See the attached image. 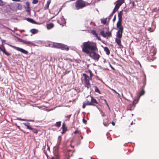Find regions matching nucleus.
Here are the masks:
<instances>
[{
  "label": "nucleus",
  "mask_w": 159,
  "mask_h": 159,
  "mask_svg": "<svg viewBox=\"0 0 159 159\" xmlns=\"http://www.w3.org/2000/svg\"><path fill=\"white\" fill-rule=\"evenodd\" d=\"M83 122L85 124H86L87 120H85L84 119H83Z\"/></svg>",
  "instance_id": "41"
},
{
  "label": "nucleus",
  "mask_w": 159,
  "mask_h": 159,
  "mask_svg": "<svg viewBox=\"0 0 159 159\" xmlns=\"http://www.w3.org/2000/svg\"><path fill=\"white\" fill-rule=\"evenodd\" d=\"M106 37H110L111 36V32L107 31L106 32Z\"/></svg>",
  "instance_id": "29"
},
{
  "label": "nucleus",
  "mask_w": 159,
  "mask_h": 159,
  "mask_svg": "<svg viewBox=\"0 0 159 159\" xmlns=\"http://www.w3.org/2000/svg\"><path fill=\"white\" fill-rule=\"evenodd\" d=\"M87 98H89V100H90L91 105L95 106V104H98L97 101L93 97L91 96H89L87 97Z\"/></svg>",
  "instance_id": "5"
},
{
  "label": "nucleus",
  "mask_w": 159,
  "mask_h": 159,
  "mask_svg": "<svg viewBox=\"0 0 159 159\" xmlns=\"http://www.w3.org/2000/svg\"><path fill=\"white\" fill-rule=\"evenodd\" d=\"M87 99H86L85 101L83 103L82 108L84 109L85 108L86 106L88 105H91V102L89 100V98H87Z\"/></svg>",
  "instance_id": "8"
},
{
  "label": "nucleus",
  "mask_w": 159,
  "mask_h": 159,
  "mask_svg": "<svg viewBox=\"0 0 159 159\" xmlns=\"http://www.w3.org/2000/svg\"><path fill=\"white\" fill-rule=\"evenodd\" d=\"M38 2V0H33L32 3L34 4H37Z\"/></svg>",
  "instance_id": "36"
},
{
  "label": "nucleus",
  "mask_w": 159,
  "mask_h": 159,
  "mask_svg": "<svg viewBox=\"0 0 159 159\" xmlns=\"http://www.w3.org/2000/svg\"><path fill=\"white\" fill-rule=\"evenodd\" d=\"M111 124H112V125H113V126H114V125H115V123L114 122H113V121H112V122Z\"/></svg>",
  "instance_id": "48"
},
{
  "label": "nucleus",
  "mask_w": 159,
  "mask_h": 159,
  "mask_svg": "<svg viewBox=\"0 0 159 159\" xmlns=\"http://www.w3.org/2000/svg\"><path fill=\"white\" fill-rule=\"evenodd\" d=\"M60 49L68 51L69 50V48L67 45L61 43Z\"/></svg>",
  "instance_id": "11"
},
{
  "label": "nucleus",
  "mask_w": 159,
  "mask_h": 159,
  "mask_svg": "<svg viewBox=\"0 0 159 159\" xmlns=\"http://www.w3.org/2000/svg\"><path fill=\"white\" fill-rule=\"evenodd\" d=\"M104 51L106 52L107 55H109L110 54V51L108 48L107 47H103Z\"/></svg>",
  "instance_id": "19"
},
{
  "label": "nucleus",
  "mask_w": 159,
  "mask_h": 159,
  "mask_svg": "<svg viewBox=\"0 0 159 159\" xmlns=\"http://www.w3.org/2000/svg\"><path fill=\"white\" fill-rule=\"evenodd\" d=\"M132 6L134 7L135 5L134 2H133L132 3Z\"/></svg>",
  "instance_id": "45"
},
{
  "label": "nucleus",
  "mask_w": 159,
  "mask_h": 159,
  "mask_svg": "<svg viewBox=\"0 0 159 159\" xmlns=\"http://www.w3.org/2000/svg\"><path fill=\"white\" fill-rule=\"evenodd\" d=\"M30 31L31 33L33 34H35L37 33L39 30L35 29H33L30 30Z\"/></svg>",
  "instance_id": "20"
},
{
  "label": "nucleus",
  "mask_w": 159,
  "mask_h": 159,
  "mask_svg": "<svg viewBox=\"0 0 159 159\" xmlns=\"http://www.w3.org/2000/svg\"><path fill=\"white\" fill-rule=\"evenodd\" d=\"M100 34L103 37H106V34L103 31H101L100 32Z\"/></svg>",
  "instance_id": "31"
},
{
  "label": "nucleus",
  "mask_w": 159,
  "mask_h": 159,
  "mask_svg": "<svg viewBox=\"0 0 159 159\" xmlns=\"http://www.w3.org/2000/svg\"><path fill=\"white\" fill-rule=\"evenodd\" d=\"M62 130H67V128L65 124L64 123L62 124Z\"/></svg>",
  "instance_id": "30"
},
{
  "label": "nucleus",
  "mask_w": 159,
  "mask_h": 159,
  "mask_svg": "<svg viewBox=\"0 0 159 159\" xmlns=\"http://www.w3.org/2000/svg\"><path fill=\"white\" fill-rule=\"evenodd\" d=\"M106 104L107 105V106L108 107V108H109V109H110V108L109 106V105H108V103H106Z\"/></svg>",
  "instance_id": "50"
},
{
  "label": "nucleus",
  "mask_w": 159,
  "mask_h": 159,
  "mask_svg": "<svg viewBox=\"0 0 159 159\" xmlns=\"http://www.w3.org/2000/svg\"><path fill=\"white\" fill-rule=\"evenodd\" d=\"M0 51H2L3 53L7 56H8L10 55V54L6 51L5 48L2 44L0 45Z\"/></svg>",
  "instance_id": "9"
},
{
  "label": "nucleus",
  "mask_w": 159,
  "mask_h": 159,
  "mask_svg": "<svg viewBox=\"0 0 159 159\" xmlns=\"http://www.w3.org/2000/svg\"><path fill=\"white\" fill-rule=\"evenodd\" d=\"M69 71H66L65 72H63V76H64L66 75L67 74L69 73Z\"/></svg>",
  "instance_id": "39"
},
{
  "label": "nucleus",
  "mask_w": 159,
  "mask_h": 159,
  "mask_svg": "<svg viewBox=\"0 0 159 159\" xmlns=\"http://www.w3.org/2000/svg\"><path fill=\"white\" fill-rule=\"evenodd\" d=\"M123 28H121L118 29L117 32L116 36L118 38L121 39L122 36V33L123 32Z\"/></svg>",
  "instance_id": "7"
},
{
  "label": "nucleus",
  "mask_w": 159,
  "mask_h": 159,
  "mask_svg": "<svg viewBox=\"0 0 159 159\" xmlns=\"http://www.w3.org/2000/svg\"><path fill=\"white\" fill-rule=\"evenodd\" d=\"M61 45V43H55L53 44V46L55 48L60 49Z\"/></svg>",
  "instance_id": "18"
},
{
  "label": "nucleus",
  "mask_w": 159,
  "mask_h": 159,
  "mask_svg": "<svg viewBox=\"0 0 159 159\" xmlns=\"http://www.w3.org/2000/svg\"><path fill=\"white\" fill-rule=\"evenodd\" d=\"M133 121H132L131 122V125H133Z\"/></svg>",
  "instance_id": "57"
},
{
  "label": "nucleus",
  "mask_w": 159,
  "mask_h": 159,
  "mask_svg": "<svg viewBox=\"0 0 159 159\" xmlns=\"http://www.w3.org/2000/svg\"><path fill=\"white\" fill-rule=\"evenodd\" d=\"M117 94H118V96L119 97H120V94L119 93H117Z\"/></svg>",
  "instance_id": "55"
},
{
  "label": "nucleus",
  "mask_w": 159,
  "mask_h": 159,
  "mask_svg": "<svg viewBox=\"0 0 159 159\" xmlns=\"http://www.w3.org/2000/svg\"><path fill=\"white\" fill-rule=\"evenodd\" d=\"M114 14V13H113V12H112L111 14L109 16L111 18L113 15Z\"/></svg>",
  "instance_id": "47"
},
{
  "label": "nucleus",
  "mask_w": 159,
  "mask_h": 159,
  "mask_svg": "<svg viewBox=\"0 0 159 159\" xmlns=\"http://www.w3.org/2000/svg\"><path fill=\"white\" fill-rule=\"evenodd\" d=\"M80 137H81V139H83V137L82 135H81L80 134Z\"/></svg>",
  "instance_id": "54"
},
{
  "label": "nucleus",
  "mask_w": 159,
  "mask_h": 159,
  "mask_svg": "<svg viewBox=\"0 0 159 159\" xmlns=\"http://www.w3.org/2000/svg\"><path fill=\"white\" fill-rule=\"evenodd\" d=\"M94 88H95L94 90L95 92L98 93L100 94H101L100 91L97 86H94Z\"/></svg>",
  "instance_id": "27"
},
{
  "label": "nucleus",
  "mask_w": 159,
  "mask_h": 159,
  "mask_svg": "<svg viewBox=\"0 0 159 159\" xmlns=\"http://www.w3.org/2000/svg\"><path fill=\"white\" fill-rule=\"evenodd\" d=\"M11 46V47H12L14 49L16 50L19 51H20L25 54H27L28 53V52L27 51L22 48H20L18 47H16L15 46Z\"/></svg>",
  "instance_id": "6"
},
{
  "label": "nucleus",
  "mask_w": 159,
  "mask_h": 159,
  "mask_svg": "<svg viewBox=\"0 0 159 159\" xmlns=\"http://www.w3.org/2000/svg\"><path fill=\"white\" fill-rule=\"evenodd\" d=\"M26 20L29 22L35 24H39L34 21L33 19L30 18H27Z\"/></svg>",
  "instance_id": "17"
},
{
  "label": "nucleus",
  "mask_w": 159,
  "mask_h": 159,
  "mask_svg": "<svg viewBox=\"0 0 159 159\" xmlns=\"http://www.w3.org/2000/svg\"><path fill=\"white\" fill-rule=\"evenodd\" d=\"M116 15H115L114 16V17L113 19V22L115 21L116 20Z\"/></svg>",
  "instance_id": "42"
},
{
  "label": "nucleus",
  "mask_w": 159,
  "mask_h": 159,
  "mask_svg": "<svg viewBox=\"0 0 159 159\" xmlns=\"http://www.w3.org/2000/svg\"><path fill=\"white\" fill-rule=\"evenodd\" d=\"M82 51L92 59L98 61L101 56L96 53L98 51L97 43L93 41H88L84 42L81 46Z\"/></svg>",
  "instance_id": "1"
},
{
  "label": "nucleus",
  "mask_w": 159,
  "mask_h": 159,
  "mask_svg": "<svg viewBox=\"0 0 159 159\" xmlns=\"http://www.w3.org/2000/svg\"><path fill=\"white\" fill-rule=\"evenodd\" d=\"M83 76L84 77L85 86L88 89L91 87V85L89 82V76L87 75L85 73L83 74Z\"/></svg>",
  "instance_id": "3"
},
{
  "label": "nucleus",
  "mask_w": 159,
  "mask_h": 159,
  "mask_svg": "<svg viewBox=\"0 0 159 159\" xmlns=\"http://www.w3.org/2000/svg\"><path fill=\"white\" fill-rule=\"evenodd\" d=\"M67 130H62V134H64L66 132V131Z\"/></svg>",
  "instance_id": "44"
},
{
  "label": "nucleus",
  "mask_w": 159,
  "mask_h": 159,
  "mask_svg": "<svg viewBox=\"0 0 159 159\" xmlns=\"http://www.w3.org/2000/svg\"><path fill=\"white\" fill-rule=\"evenodd\" d=\"M110 66H111V67L112 68V69L114 70H115L114 68L111 66V64H110Z\"/></svg>",
  "instance_id": "51"
},
{
  "label": "nucleus",
  "mask_w": 159,
  "mask_h": 159,
  "mask_svg": "<svg viewBox=\"0 0 159 159\" xmlns=\"http://www.w3.org/2000/svg\"><path fill=\"white\" fill-rule=\"evenodd\" d=\"M116 43H117V44H118V45L119 46H122L121 43V41L120 40V39H117L116 38Z\"/></svg>",
  "instance_id": "22"
},
{
  "label": "nucleus",
  "mask_w": 159,
  "mask_h": 159,
  "mask_svg": "<svg viewBox=\"0 0 159 159\" xmlns=\"http://www.w3.org/2000/svg\"><path fill=\"white\" fill-rule=\"evenodd\" d=\"M20 42L26 44L28 46H30L33 44L32 42L29 41H28L25 40L21 39L20 40Z\"/></svg>",
  "instance_id": "14"
},
{
  "label": "nucleus",
  "mask_w": 159,
  "mask_h": 159,
  "mask_svg": "<svg viewBox=\"0 0 159 159\" xmlns=\"http://www.w3.org/2000/svg\"><path fill=\"white\" fill-rule=\"evenodd\" d=\"M107 18L101 20V22L104 24H106L107 22Z\"/></svg>",
  "instance_id": "28"
},
{
  "label": "nucleus",
  "mask_w": 159,
  "mask_h": 159,
  "mask_svg": "<svg viewBox=\"0 0 159 159\" xmlns=\"http://www.w3.org/2000/svg\"><path fill=\"white\" fill-rule=\"evenodd\" d=\"M6 2L2 0H0V6H3L5 5Z\"/></svg>",
  "instance_id": "32"
},
{
  "label": "nucleus",
  "mask_w": 159,
  "mask_h": 159,
  "mask_svg": "<svg viewBox=\"0 0 159 159\" xmlns=\"http://www.w3.org/2000/svg\"><path fill=\"white\" fill-rule=\"evenodd\" d=\"M46 156H47V157H48V154H47V153H46Z\"/></svg>",
  "instance_id": "58"
},
{
  "label": "nucleus",
  "mask_w": 159,
  "mask_h": 159,
  "mask_svg": "<svg viewBox=\"0 0 159 159\" xmlns=\"http://www.w3.org/2000/svg\"><path fill=\"white\" fill-rule=\"evenodd\" d=\"M90 77H91V78H92V75H91V74H90Z\"/></svg>",
  "instance_id": "56"
},
{
  "label": "nucleus",
  "mask_w": 159,
  "mask_h": 159,
  "mask_svg": "<svg viewBox=\"0 0 159 159\" xmlns=\"http://www.w3.org/2000/svg\"><path fill=\"white\" fill-rule=\"evenodd\" d=\"M67 130H62V134H64L66 132V131Z\"/></svg>",
  "instance_id": "43"
},
{
  "label": "nucleus",
  "mask_w": 159,
  "mask_h": 159,
  "mask_svg": "<svg viewBox=\"0 0 159 159\" xmlns=\"http://www.w3.org/2000/svg\"><path fill=\"white\" fill-rule=\"evenodd\" d=\"M90 4L89 3L83 1V0H77L75 2V6L76 9L77 10L82 9L87 6Z\"/></svg>",
  "instance_id": "2"
},
{
  "label": "nucleus",
  "mask_w": 159,
  "mask_h": 159,
  "mask_svg": "<svg viewBox=\"0 0 159 159\" xmlns=\"http://www.w3.org/2000/svg\"><path fill=\"white\" fill-rule=\"evenodd\" d=\"M71 115H70L66 116V118H67L66 120L68 121L69 120L70 117H71Z\"/></svg>",
  "instance_id": "37"
},
{
  "label": "nucleus",
  "mask_w": 159,
  "mask_h": 159,
  "mask_svg": "<svg viewBox=\"0 0 159 159\" xmlns=\"http://www.w3.org/2000/svg\"><path fill=\"white\" fill-rule=\"evenodd\" d=\"M144 91L143 90H142L140 92V96H141L143 95L144 94Z\"/></svg>",
  "instance_id": "35"
},
{
  "label": "nucleus",
  "mask_w": 159,
  "mask_h": 159,
  "mask_svg": "<svg viewBox=\"0 0 159 159\" xmlns=\"http://www.w3.org/2000/svg\"><path fill=\"white\" fill-rule=\"evenodd\" d=\"M112 90L115 92L116 93H118L115 90H114V89H112Z\"/></svg>",
  "instance_id": "53"
},
{
  "label": "nucleus",
  "mask_w": 159,
  "mask_h": 159,
  "mask_svg": "<svg viewBox=\"0 0 159 159\" xmlns=\"http://www.w3.org/2000/svg\"><path fill=\"white\" fill-rule=\"evenodd\" d=\"M119 8L117 7H116V5L115 6L114 8L113 9V11H112L113 13H115L116 11L118 10Z\"/></svg>",
  "instance_id": "33"
},
{
  "label": "nucleus",
  "mask_w": 159,
  "mask_h": 159,
  "mask_svg": "<svg viewBox=\"0 0 159 159\" xmlns=\"http://www.w3.org/2000/svg\"><path fill=\"white\" fill-rule=\"evenodd\" d=\"M23 124L26 127L27 129L32 130V131L36 134H37L38 132V130L36 129H33L31 127L29 123H24Z\"/></svg>",
  "instance_id": "4"
},
{
  "label": "nucleus",
  "mask_w": 159,
  "mask_h": 159,
  "mask_svg": "<svg viewBox=\"0 0 159 159\" xmlns=\"http://www.w3.org/2000/svg\"><path fill=\"white\" fill-rule=\"evenodd\" d=\"M74 133L75 134H79L80 135L81 134V132L77 130H76L75 131H74Z\"/></svg>",
  "instance_id": "34"
},
{
  "label": "nucleus",
  "mask_w": 159,
  "mask_h": 159,
  "mask_svg": "<svg viewBox=\"0 0 159 159\" xmlns=\"http://www.w3.org/2000/svg\"><path fill=\"white\" fill-rule=\"evenodd\" d=\"M54 26V25L52 23H50L47 25V28L48 30L52 28Z\"/></svg>",
  "instance_id": "15"
},
{
  "label": "nucleus",
  "mask_w": 159,
  "mask_h": 159,
  "mask_svg": "<svg viewBox=\"0 0 159 159\" xmlns=\"http://www.w3.org/2000/svg\"><path fill=\"white\" fill-rule=\"evenodd\" d=\"M122 11H120L119 13H118V20H122Z\"/></svg>",
  "instance_id": "21"
},
{
  "label": "nucleus",
  "mask_w": 159,
  "mask_h": 159,
  "mask_svg": "<svg viewBox=\"0 0 159 159\" xmlns=\"http://www.w3.org/2000/svg\"><path fill=\"white\" fill-rule=\"evenodd\" d=\"M61 121L57 122H56V124L54 125V126L57 127H59L61 126Z\"/></svg>",
  "instance_id": "26"
},
{
  "label": "nucleus",
  "mask_w": 159,
  "mask_h": 159,
  "mask_svg": "<svg viewBox=\"0 0 159 159\" xmlns=\"http://www.w3.org/2000/svg\"><path fill=\"white\" fill-rule=\"evenodd\" d=\"M125 2V0H118L117 1V4L116 5V7L119 8V7Z\"/></svg>",
  "instance_id": "10"
},
{
  "label": "nucleus",
  "mask_w": 159,
  "mask_h": 159,
  "mask_svg": "<svg viewBox=\"0 0 159 159\" xmlns=\"http://www.w3.org/2000/svg\"><path fill=\"white\" fill-rule=\"evenodd\" d=\"M17 119L19 120H23V121H27V120L25 119H21L20 118H18Z\"/></svg>",
  "instance_id": "40"
},
{
  "label": "nucleus",
  "mask_w": 159,
  "mask_h": 159,
  "mask_svg": "<svg viewBox=\"0 0 159 159\" xmlns=\"http://www.w3.org/2000/svg\"><path fill=\"white\" fill-rule=\"evenodd\" d=\"M48 149H49H49H50V148H49V147H48Z\"/></svg>",
  "instance_id": "59"
},
{
  "label": "nucleus",
  "mask_w": 159,
  "mask_h": 159,
  "mask_svg": "<svg viewBox=\"0 0 159 159\" xmlns=\"http://www.w3.org/2000/svg\"><path fill=\"white\" fill-rule=\"evenodd\" d=\"M51 0H48L47 1V3L46 4L45 6L44 7V9L45 10L48 9L50 4L51 2Z\"/></svg>",
  "instance_id": "16"
},
{
  "label": "nucleus",
  "mask_w": 159,
  "mask_h": 159,
  "mask_svg": "<svg viewBox=\"0 0 159 159\" xmlns=\"http://www.w3.org/2000/svg\"><path fill=\"white\" fill-rule=\"evenodd\" d=\"M26 5H27V7L26 8V11L28 12V13H30V7H29V4L28 2H26Z\"/></svg>",
  "instance_id": "23"
},
{
  "label": "nucleus",
  "mask_w": 159,
  "mask_h": 159,
  "mask_svg": "<svg viewBox=\"0 0 159 159\" xmlns=\"http://www.w3.org/2000/svg\"><path fill=\"white\" fill-rule=\"evenodd\" d=\"M103 124L104 125L106 126H107L109 125L108 123V120L107 119H105V120H104Z\"/></svg>",
  "instance_id": "24"
},
{
  "label": "nucleus",
  "mask_w": 159,
  "mask_h": 159,
  "mask_svg": "<svg viewBox=\"0 0 159 159\" xmlns=\"http://www.w3.org/2000/svg\"><path fill=\"white\" fill-rule=\"evenodd\" d=\"M154 58L153 57H152V58H149L148 59V61L149 62H152V61H153L154 60Z\"/></svg>",
  "instance_id": "38"
},
{
  "label": "nucleus",
  "mask_w": 159,
  "mask_h": 159,
  "mask_svg": "<svg viewBox=\"0 0 159 159\" xmlns=\"http://www.w3.org/2000/svg\"><path fill=\"white\" fill-rule=\"evenodd\" d=\"M104 101L106 104L107 103V100L106 99H104Z\"/></svg>",
  "instance_id": "52"
},
{
  "label": "nucleus",
  "mask_w": 159,
  "mask_h": 159,
  "mask_svg": "<svg viewBox=\"0 0 159 159\" xmlns=\"http://www.w3.org/2000/svg\"><path fill=\"white\" fill-rule=\"evenodd\" d=\"M13 1L15 2H20V0H12Z\"/></svg>",
  "instance_id": "49"
},
{
  "label": "nucleus",
  "mask_w": 159,
  "mask_h": 159,
  "mask_svg": "<svg viewBox=\"0 0 159 159\" xmlns=\"http://www.w3.org/2000/svg\"><path fill=\"white\" fill-rule=\"evenodd\" d=\"M62 140V137L61 136H59L58 137L57 143L58 145H60L61 143Z\"/></svg>",
  "instance_id": "25"
},
{
  "label": "nucleus",
  "mask_w": 159,
  "mask_h": 159,
  "mask_svg": "<svg viewBox=\"0 0 159 159\" xmlns=\"http://www.w3.org/2000/svg\"><path fill=\"white\" fill-rule=\"evenodd\" d=\"M137 103V101H136V100L134 101L133 102V103L134 104L135 103Z\"/></svg>",
  "instance_id": "46"
},
{
  "label": "nucleus",
  "mask_w": 159,
  "mask_h": 159,
  "mask_svg": "<svg viewBox=\"0 0 159 159\" xmlns=\"http://www.w3.org/2000/svg\"><path fill=\"white\" fill-rule=\"evenodd\" d=\"M91 33L95 37H96L97 39L99 40H101V39L100 37L98 36V34L96 32V31L95 30H92L91 32Z\"/></svg>",
  "instance_id": "12"
},
{
  "label": "nucleus",
  "mask_w": 159,
  "mask_h": 159,
  "mask_svg": "<svg viewBox=\"0 0 159 159\" xmlns=\"http://www.w3.org/2000/svg\"><path fill=\"white\" fill-rule=\"evenodd\" d=\"M122 20H118V21L116 24V27L118 29L121 28H123V26L122 25Z\"/></svg>",
  "instance_id": "13"
}]
</instances>
